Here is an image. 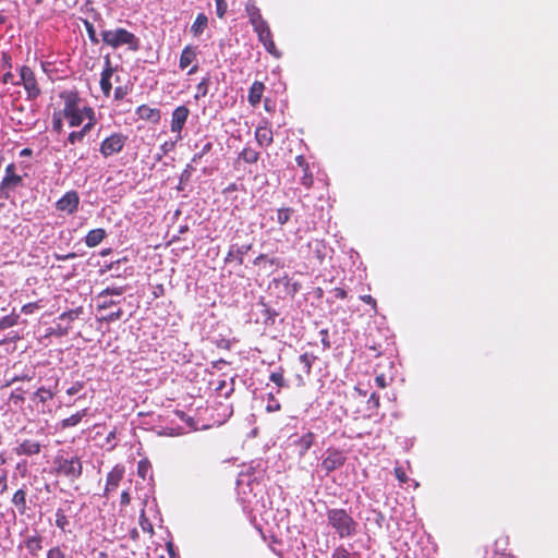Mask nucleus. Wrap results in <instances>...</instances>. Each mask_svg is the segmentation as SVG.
<instances>
[{
	"label": "nucleus",
	"mask_w": 558,
	"mask_h": 558,
	"mask_svg": "<svg viewBox=\"0 0 558 558\" xmlns=\"http://www.w3.org/2000/svg\"><path fill=\"white\" fill-rule=\"evenodd\" d=\"M326 515L328 525L339 538H351L356 535L359 524L345 509H328Z\"/></svg>",
	"instance_id": "f257e3e1"
},
{
	"label": "nucleus",
	"mask_w": 558,
	"mask_h": 558,
	"mask_svg": "<svg viewBox=\"0 0 558 558\" xmlns=\"http://www.w3.org/2000/svg\"><path fill=\"white\" fill-rule=\"evenodd\" d=\"M102 43L112 49L128 46L130 50L136 51L140 48L138 38L125 28H116L101 32Z\"/></svg>",
	"instance_id": "f03ea898"
},
{
	"label": "nucleus",
	"mask_w": 558,
	"mask_h": 558,
	"mask_svg": "<svg viewBox=\"0 0 558 558\" xmlns=\"http://www.w3.org/2000/svg\"><path fill=\"white\" fill-rule=\"evenodd\" d=\"M62 98L64 99L62 116L68 120L70 126H80L86 118L85 110L87 107H80V99L75 93L63 94Z\"/></svg>",
	"instance_id": "7ed1b4c3"
},
{
	"label": "nucleus",
	"mask_w": 558,
	"mask_h": 558,
	"mask_svg": "<svg viewBox=\"0 0 558 558\" xmlns=\"http://www.w3.org/2000/svg\"><path fill=\"white\" fill-rule=\"evenodd\" d=\"M57 475L64 476L69 481H76L83 472L82 461L78 457L57 456L54 459Z\"/></svg>",
	"instance_id": "20e7f679"
},
{
	"label": "nucleus",
	"mask_w": 558,
	"mask_h": 558,
	"mask_svg": "<svg viewBox=\"0 0 558 558\" xmlns=\"http://www.w3.org/2000/svg\"><path fill=\"white\" fill-rule=\"evenodd\" d=\"M128 142V136L116 132L110 136L106 137L99 147V153L104 158H109L116 154H119L123 150L125 144Z\"/></svg>",
	"instance_id": "39448f33"
},
{
	"label": "nucleus",
	"mask_w": 558,
	"mask_h": 558,
	"mask_svg": "<svg viewBox=\"0 0 558 558\" xmlns=\"http://www.w3.org/2000/svg\"><path fill=\"white\" fill-rule=\"evenodd\" d=\"M19 82L20 85H23L27 94V99L34 100L40 95V88L38 87L35 74L31 68L24 65L20 69Z\"/></svg>",
	"instance_id": "423d86ee"
},
{
	"label": "nucleus",
	"mask_w": 558,
	"mask_h": 558,
	"mask_svg": "<svg viewBox=\"0 0 558 558\" xmlns=\"http://www.w3.org/2000/svg\"><path fill=\"white\" fill-rule=\"evenodd\" d=\"M190 116V110L186 106L177 107L171 114V132L177 134V141L182 140V130Z\"/></svg>",
	"instance_id": "0eeeda50"
},
{
	"label": "nucleus",
	"mask_w": 558,
	"mask_h": 558,
	"mask_svg": "<svg viewBox=\"0 0 558 558\" xmlns=\"http://www.w3.org/2000/svg\"><path fill=\"white\" fill-rule=\"evenodd\" d=\"M78 205L80 195L76 191L72 190L66 192L60 199L57 201L56 209L66 213L68 215H73L77 211Z\"/></svg>",
	"instance_id": "6e6552de"
},
{
	"label": "nucleus",
	"mask_w": 558,
	"mask_h": 558,
	"mask_svg": "<svg viewBox=\"0 0 558 558\" xmlns=\"http://www.w3.org/2000/svg\"><path fill=\"white\" fill-rule=\"evenodd\" d=\"M15 165L10 163L5 168V175L0 183V198L8 197V190L22 184V177L14 173Z\"/></svg>",
	"instance_id": "1a4fd4ad"
},
{
	"label": "nucleus",
	"mask_w": 558,
	"mask_h": 558,
	"mask_svg": "<svg viewBox=\"0 0 558 558\" xmlns=\"http://www.w3.org/2000/svg\"><path fill=\"white\" fill-rule=\"evenodd\" d=\"M86 119H88V122L84 124V126L80 131H73L69 134L68 141L71 144H75L76 142H82L86 134L93 129L95 125L96 119H95V112L92 108H86L85 110Z\"/></svg>",
	"instance_id": "9d476101"
},
{
	"label": "nucleus",
	"mask_w": 558,
	"mask_h": 558,
	"mask_svg": "<svg viewBox=\"0 0 558 558\" xmlns=\"http://www.w3.org/2000/svg\"><path fill=\"white\" fill-rule=\"evenodd\" d=\"M345 461L344 456L342 452L333 450L331 452H328L327 457L322 462V469L326 472L328 475L330 472L339 469L341 465H343Z\"/></svg>",
	"instance_id": "9b49d317"
},
{
	"label": "nucleus",
	"mask_w": 558,
	"mask_h": 558,
	"mask_svg": "<svg viewBox=\"0 0 558 558\" xmlns=\"http://www.w3.org/2000/svg\"><path fill=\"white\" fill-rule=\"evenodd\" d=\"M307 254L310 258L323 263L328 254V247L323 240L313 239L307 243Z\"/></svg>",
	"instance_id": "f8f14e48"
},
{
	"label": "nucleus",
	"mask_w": 558,
	"mask_h": 558,
	"mask_svg": "<svg viewBox=\"0 0 558 558\" xmlns=\"http://www.w3.org/2000/svg\"><path fill=\"white\" fill-rule=\"evenodd\" d=\"M41 451V445L38 441L32 439H24L17 447L14 448V452L17 456L32 457L38 454Z\"/></svg>",
	"instance_id": "ddd939ff"
},
{
	"label": "nucleus",
	"mask_w": 558,
	"mask_h": 558,
	"mask_svg": "<svg viewBox=\"0 0 558 558\" xmlns=\"http://www.w3.org/2000/svg\"><path fill=\"white\" fill-rule=\"evenodd\" d=\"M124 474V469L120 465H116L107 475L106 487L104 495L107 496L108 493L119 486Z\"/></svg>",
	"instance_id": "4468645a"
},
{
	"label": "nucleus",
	"mask_w": 558,
	"mask_h": 558,
	"mask_svg": "<svg viewBox=\"0 0 558 558\" xmlns=\"http://www.w3.org/2000/svg\"><path fill=\"white\" fill-rule=\"evenodd\" d=\"M136 114L140 119L158 123L160 120V110L157 108H150L147 105H141L136 108Z\"/></svg>",
	"instance_id": "2eb2a0df"
},
{
	"label": "nucleus",
	"mask_w": 558,
	"mask_h": 558,
	"mask_svg": "<svg viewBox=\"0 0 558 558\" xmlns=\"http://www.w3.org/2000/svg\"><path fill=\"white\" fill-rule=\"evenodd\" d=\"M252 248L251 244L247 245H231L225 260L231 262L236 260L240 265L243 264V257Z\"/></svg>",
	"instance_id": "dca6fc26"
},
{
	"label": "nucleus",
	"mask_w": 558,
	"mask_h": 558,
	"mask_svg": "<svg viewBox=\"0 0 558 558\" xmlns=\"http://www.w3.org/2000/svg\"><path fill=\"white\" fill-rule=\"evenodd\" d=\"M196 56H197L196 47L191 46V45L185 46L180 56V62H179L180 69L181 70L187 69L193 63V61H195Z\"/></svg>",
	"instance_id": "f3484780"
},
{
	"label": "nucleus",
	"mask_w": 558,
	"mask_h": 558,
	"mask_svg": "<svg viewBox=\"0 0 558 558\" xmlns=\"http://www.w3.org/2000/svg\"><path fill=\"white\" fill-rule=\"evenodd\" d=\"M315 439V435L312 432H307L303 436H301L298 440L294 441L299 456L302 458L306 454L308 449L312 447Z\"/></svg>",
	"instance_id": "a211bd4d"
},
{
	"label": "nucleus",
	"mask_w": 558,
	"mask_h": 558,
	"mask_svg": "<svg viewBox=\"0 0 558 558\" xmlns=\"http://www.w3.org/2000/svg\"><path fill=\"white\" fill-rule=\"evenodd\" d=\"M113 74V69L110 66L109 60H107V68L101 72L100 88L105 96H109L112 89L110 78Z\"/></svg>",
	"instance_id": "6ab92c4d"
},
{
	"label": "nucleus",
	"mask_w": 558,
	"mask_h": 558,
	"mask_svg": "<svg viewBox=\"0 0 558 558\" xmlns=\"http://www.w3.org/2000/svg\"><path fill=\"white\" fill-rule=\"evenodd\" d=\"M265 85L262 82H254L248 90L247 100L252 106H256L260 102Z\"/></svg>",
	"instance_id": "aec40b11"
},
{
	"label": "nucleus",
	"mask_w": 558,
	"mask_h": 558,
	"mask_svg": "<svg viewBox=\"0 0 558 558\" xmlns=\"http://www.w3.org/2000/svg\"><path fill=\"white\" fill-rule=\"evenodd\" d=\"M106 238V231L101 228L90 230L85 236V244L88 247L99 245Z\"/></svg>",
	"instance_id": "412c9836"
},
{
	"label": "nucleus",
	"mask_w": 558,
	"mask_h": 558,
	"mask_svg": "<svg viewBox=\"0 0 558 558\" xmlns=\"http://www.w3.org/2000/svg\"><path fill=\"white\" fill-rule=\"evenodd\" d=\"M255 138L260 146H269L272 143V132L267 128H257Z\"/></svg>",
	"instance_id": "4be33fe9"
},
{
	"label": "nucleus",
	"mask_w": 558,
	"mask_h": 558,
	"mask_svg": "<svg viewBox=\"0 0 558 558\" xmlns=\"http://www.w3.org/2000/svg\"><path fill=\"white\" fill-rule=\"evenodd\" d=\"M12 504L17 508L21 514H24L27 509L26 490L23 488L17 489L12 497Z\"/></svg>",
	"instance_id": "5701e85b"
},
{
	"label": "nucleus",
	"mask_w": 558,
	"mask_h": 558,
	"mask_svg": "<svg viewBox=\"0 0 558 558\" xmlns=\"http://www.w3.org/2000/svg\"><path fill=\"white\" fill-rule=\"evenodd\" d=\"M508 537H499L494 544V558H509L507 554Z\"/></svg>",
	"instance_id": "b1692460"
},
{
	"label": "nucleus",
	"mask_w": 558,
	"mask_h": 558,
	"mask_svg": "<svg viewBox=\"0 0 558 558\" xmlns=\"http://www.w3.org/2000/svg\"><path fill=\"white\" fill-rule=\"evenodd\" d=\"M207 24H208V17L204 13H199L191 26V33L195 37H198L204 32Z\"/></svg>",
	"instance_id": "393cba45"
},
{
	"label": "nucleus",
	"mask_w": 558,
	"mask_h": 558,
	"mask_svg": "<svg viewBox=\"0 0 558 558\" xmlns=\"http://www.w3.org/2000/svg\"><path fill=\"white\" fill-rule=\"evenodd\" d=\"M87 414V409H84L80 412H76L75 414L71 415L70 417H66L61 421V427L62 428H69L76 426L84 416Z\"/></svg>",
	"instance_id": "a878e982"
},
{
	"label": "nucleus",
	"mask_w": 558,
	"mask_h": 558,
	"mask_svg": "<svg viewBox=\"0 0 558 558\" xmlns=\"http://www.w3.org/2000/svg\"><path fill=\"white\" fill-rule=\"evenodd\" d=\"M83 313V307H76L66 312H63L58 316L56 320L59 322H66V325L70 326V324L80 317V315Z\"/></svg>",
	"instance_id": "bb28decb"
},
{
	"label": "nucleus",
	"mask_w": 558,
	"mask_h": 558,
	"mask_svg": "<svg viewBox=\"0 0 558 558\" xmlns=\"http://www.w3.org/2000/svg\"><path fill=\"white\" fill-rule=\"evenodd\" d=\"M25 546L32 555H35L37 551H39L43 548L41 537L39 535L29 536L25 541Z\"/></svg>",
	"instance_id": "cd10ccee"
},
{
	"label": "nucleus",
	"mask_w": 558,
	"mask_h": 558,
	"mask_svg": "<svg viewBox=\"0 0 558 558\" xmlns=\"http://www.w3.org/2000/svg\"><path fill=\"white\" fill-rule=\"evenodd\" d=\"M239 157H240V159L244 160L247 163H255V162H257V160L259 158V153L251 147H245L240 153Z\"/></svg>",
	"instance_id": "c85d7f7f"
},
{
	"label": "nucleus",
	"mask_w": 558,
	"mask_h": 558,
	"mask_svg": "<svg viewBox=\"0 0 558 558\" xmlns=\"http://www.w3.org/2000/svg\"><path fill=\"white\" fill-rule=\"evenodd\" d=\"M194 170L195 169H194V167L191 163L186 165L185 169L180 174L179 185L177 186L178 191H183L184 190L185 184L190 181L191 175H192Z\"/></svg>",
	"instance_id": "c756f323"
},
{
	"label": "nucleus",
	"mask_w": 558,
	"mask_h": 558,
	"mask_svg": "<svg viewBox=\"0 0 558 558\" xmlns=\"http://www.w3.org/2000/svg\"><path fill=\"white\" fill-rule=\"evenodd\" d=\"M294 213V209L290 208V207H282V208H279L277 210V222L280 225V226H283L286 225L291 216L293 215Z\"/></svg>",
	"instance_id": "7c9ffc66"
},
{
	"label": "nucleus",
	"mask_w": 558,
	"mask_h": 558,
	"mask_svg": "<svg viewBox=\"0 0 558 558\" xmlns=\"http://www.w3.org/2000/svg\"><path fill=\"white\" fill-rule=\"evenodd\" d=\"M19 322V315L12 313L10 315L3 316L0 318V330L8 329L10 327H13Z\"/></svg>",
	"instance_id": "2f4dec72"
},
{
	"label": "nucleus",
	"mask_w": 558,
	"mask_h": 558,
	"mask_svg": "<svg viewBox=\"0 0 558 558\" xmlns=\"http://www.w3.org/2000/svg\"><path fill=\"white\" fill-rule=\"evenodd\" d=\"M316 360V356L310 353H303L300 355L299 361L303 365L304 372L308 375L312 369V365L314 361Z\"/></svg>",
	"instance_id": "473e14b6"
},
{
	"label": "nucleus",
	"mask_w": 558,
	"mask_h": 558,
	"mask_svg": "<svg viewBox=\"0 0 558 558\" xmlns=\"http://www.w3.org/2000/svg\"><path fill=\"white\" fill-rule=\"evenodd\" d=\"M179 141H177V137L173 140V141H167L165 142L161 146H160V153L156 155V160H161V158L163 156H166L167 154H169L170 151H172L174 148H175V144L178 143Z\"/></svg>",
	"instance_id": "72a5a7b5"
},
{
	"label": "nucleus",
	"mask_w": 558,
	"mask_h": 558,
	"mask_svg": "<svg viewBox=\"0 0 558 558\" xmlns=\"http://www.w3.org/2000/svg\"><path fill=\"white\" fill-rule=\"evenodd\" d=\"M71 326L69 325H62L61 322L57 320L56 326L50 329L49 335L56 336V337H64L69 333Z\"/></svg>",
	"instance_id": "f704fd0d"
},
{
	"label": "nucleus",
	"mask_w": 558,
	"mask_h": 558,
	"mask_svg": "<svg viewBox=\"0 0 558 558\" xmlns=\"http://www.w3.org/2000/svg\"><path fill=\"white\" fill-rule=\"evenodd\" d=\"M82 22H83V25H84V27H85V29L87 32L88 38L92 41V44L98 45L99 44V38H98L97 34H96V29H95L93 23L89 22L86 19H84Z\"/></svg>",
	"instance_id": "c9c22d12"
},
{
	"label": "nucleus",
	"mask_w": 558,
	"mask_h": 558,
	"mask_svg": "<svg viewBox=\"0 0 558 558\" xmlns=\"http://www.w3.org/2000/svg\"><path fill=\"white\" fill-rule=\"evenodd\" d=\"M246 13H247L251 24H254V23L263 20L259 9L254 4L246 5Z\"/></svg>",
	"instance_id": "e433bc0d"
},
{
	"label": "nucleus",
	"mask_w": 558,
	"mask_h": 558,
	"mask_svg": "<svg viewBox=\"0 0 558 558\" xmlns=\"http://www.w3.org/2000/svg\"><path fill=\"white\" fill-rule=\"evenodd\" d=\"M56 525L63 532L66 530V526L69 525V520L63 509L59 508L56 511Z\"/></svg>",
	"instance_id": "4c0bfd02"
},
{
	"label": "nucleus",
	"mask_w": 558,
	"mask_h": 558,
	"mask_svg": "<svg viewBox=\"0 0 558 558\" xmlns=\"http://www.w3.org/2000/svg\"><path fill=\"white\" fill-rule=\"evenodd\" d=\"M269 379L276 384L279 388L288 387V384L283 377V369L280 367L279 371L272 372Z\"/></svg>",
	"instance_id": "58836bf2"
},
{
	"label": "nucleus",
	"mask_w": 558,
	"mask_h": 558,
	"mask_svg": "<svg viewBox=\"0 0 558 558\" xmlns=\"http://www.w3.org/2000/svg\"><path fill=\"white\" fill-rule=\"evenodd\" d=\"M125 291L124 287H108L98 294V299H105L109 295H122Z\"/></svg>",
	"instance_id": "ea45409f"
},
{
	"label": "nucleus",
	"mask_w": 558,
	"mask_h": 558,
	"mask_svg": "<svg viewBox=\"0 0 558 558\" xmlns=\"http://www.w3.org/2000/svg\"><path fill=\"white\" fill-rule=\"evenodd\" d=\"M35 397L43 403L51 400L53 398V392L45 387H40L35 392Z\"/></svg>",
	"instance_id": "a19ab883"
},
{
	"label": "nucleus",
	"mask_w": 558,
	"mask_h": 558,
	"mask_svg": "<svg viewBox=\"0 0 558 558\" xmlns=\"http://www.w3.org/2000/svg\"><path fill=\"white\" fill-rule=\"evenodd\" d=\"M301 184L306 189H311L313 185V173L310 171V168L303 170V177L300 180Z\"/></svg>",
	"instance_id": "79ce46f5"
},
{
	"label": "nucleus",
	"mask_w": 558,
	"mask_h": 558,
	"mask_svg": "<svg viewBox=\"0 0 558 558\" xmlns=\"http://www.w3.org/2000/svg\"><path fill=\"white\" fill-rule=\"evenodd\" d=\"M266 410H267V412H276V411L280 410V403L277 399H275L272 393L268 395Z\"/></svg>",
	"instance_id": "37998d69"
},
{
	"label": "nucleus",
	"mask_w": 558,
	"mask_h": 558,
	"mask_svg": "<svg viewBox=\"0 0 558 558\" xmlns=\"http://www.w3.org/2000/svg\"><path fill=\"white\" fill-rule=\"evenodd\" d=\"M196 89H197V93L195 95L196 99H198L201 97H205L208 92V81L203 80L202 82H199L196 86Z\"/></svg>",
	"instance_id": "c03bdc74"
},
{
	"label": "nucleus",
	"mask_w": 558,
	"mask_h": 558,
	"mask_svg": "<svg viewBox=\"0 0 558 558\" xmlns=\"http://www.w3.org/2000/svg\"><path fill=\"white\" fill-rule=\"evenodd\" d=\"M211 148H213V144H211V143H209V142H208V143H206V144L203 146V148L201 149V151H199V153H196V154L193 156V158H192V162H195V163H196V162H198V161L202 159V157H203L204 155H206L207 153H209V151L211 150Z\"/></svg>",
	"instance_id": "a18cd8bd"
},
{
	"label": "nucleus",
	"mask_w": 558,
	"mask_h": 558,
	"mask_svg": "<svg viewBox=\"0 0 558 558\" xmlns=\"http://www.w3.org/2000/svg\"><path fill=\"white\" fill-rule=\"evenodd\" d=\"M252 25H253L254 31L257 33V35L260 33L264 34V33L270 31L267 22L264 19L252 24Z\"/></svg>",
	"instance_id": "49530a36"
},
{
	"label": "nucleus",
	"mask_w": 558,
	"mask_h": 558,
	"mask_svg": "<svg viewBox=\"0 0 558 558\" xmlns=\"http://www.w3.org/2000/svg\"><path fill=\"white\" fill-rule=\"evenodd\" d=\"M331 558H352V557L347 548H344L343 546H339L333 550Z\"/></svg>",
	"instance_id": "de8ad7c7"
},
{
	"label": "nucleus",
	"mask_w": 558,
	"mask_h": 558,
	"mask_svg": "<svg viewBox=\"0 0 558 558\" xmlns=\"http://www.w3.org/2000/svg\"><path fill=\"white\" fill-rule=\"evenodd\" d=\"M216 3V14L218 17H223L227 12V2L226 0H215Z\"/></svg>",
	"instance_id": "09e8293b"
},
{
	"label": "nucleus",
	"mask_w": 558,
	"mask_h": 558,
	"mask_svg": "<svg viewBox=\"0 0 558 558\" xmlns=\"http://www.w3.org/2000/svg\"><path fill=\"white\" fill-rule=\"evenodd\" d=\"M62 112L60 113H53L52 116V129L57 132L62 131Z\"/></svg>",
	"instance_id": "8fccbe9b"
},
{
	"label": "nucleus",
	"mask_w": 558,
	"mask_h": 558,
	"mask_svg": "<svg viewBox=\"0 0 558 558\" xmlns=\"http://www.w3.org/2000/svg\"><path fill=\"white\" fill-rule=\"evenodd\" d=\"M372 514H373V518H368L367 520H373L374 523L378 527H381L383 523L385 521V515L380 511H377V510H372Z\"/></svg>",
	"instance_id": "3c124183"
},
{
	"label": "nucleus",
	"mask_w": 558,
	"mask_h": 558,
	"mask_svg": "<svg viewBox=\"0 0 558 558\" xmlns=\"http://www.w3.org/2000/svg\"><path fill=\"white\" fill-rule=\"evenodd\" d=\"M39 308V304L37 302H31L22 306V313L29 315L33 314L36 310Z\"/></svg>",
	"instance_id": "603ef678"
},
{
	"label": "nucleus",
	"mask_w": 558,
	"mask_h": 558,
	"mask_svg": "<svg viewBox=\"0 0 558 558\" xmlns=\"http://www.w3.org/2000/svg\"><path fill=\"white\" fill-rule=\"evenodd\" d=\"M128 95V87L118 86L114 89L113 96L116 100H122Z\"/></svg>",
	"instance_id": "864d4df0"
},
{
	"label": "nucleus",
	"mask_w": 558,
	"mask_h": 558,
	"mask_svg": "<svg viewBox=\"0 0 558 558\" xmlns=\"http://www.w3.org/2000/svg\"><path fill=\"white\" fill-rule=\"evenodd\" d=\"M83 387H84L83 381H76L70 388H68L66 393L69 396H74V395L78 393L83 389Z\"/></svg>",
	"instance_id": "5fc2aeb1"
},
{
	"label": "nucleus",
	"mask_w": 558,
	"mask_h": 558,
	"mask_svg": "<svg viewBox=\"0 0 558 558\" xmlns=\"http://www.w3.org/2000/svg\"><path fill=\"white\" fill-rule=\"evenodd\" d=\"M264 47H265L266 51L269 52L270 54L275 56L276 58L280 57V52L277 50L274 40H268V43H266L264 45Z\"/></svg>",
	"instance_id": "6e6d98bb"
},
{
	"label": "nucleus",
	"mask_w": 558,
	"mask_h": 558,
	"mask_svg": "<svg viewBox=\"0 0 558 558\" xmlns=\"http://www.w3.org/2000/svg\"><path fill=\"white\" fill-rule=\"evenodd\" d=\"M47 558H65V555L59 547H53L48 550Z\"/></svg>",
	"instance_id": "4d7b16f0"
},
{
	"label": "nucleus",
	"mask_w": 558,
	"mask_h": 558,
	"mask_svg": "<svg viewBox=\"0 0 558 558\" xmlns=\"http://www.w3.org/2000/svg\"><path fill=\"white\" fill-rule=\"evenodd\" d=\"M263 259H267V260L269 262V264H270V265H275L276 267L281 266V262H280V259H279V258L274 257V258H269V259H268V258H267V256H266V255H264V254H262V255H259L258 257H256V259H255V262H254V263H255V264H258V263H259L260 260H263Z\"/></svg>",
	"instance_id": "13d9d810"
},
{
	"label": "nucleus",
	"mask_w": 558,
	"mask_h": 558,
	"mask_svg": "<svg viewBox=\"0 0 558 558\" xmlns=\"http://www.w3.org/2000/svg\"><path fill=\"white\" fill-rule=\"evenodd\" d=\"M122 315H123V311L121 308H119L118 311L108 314L104 319L106 322L111 323V322H116V320L120 319L122 317Z\"/></svg>",
	"instance_id": "bf43d9fd"
},
{
	"label": "nucleus",
	"mask_w": 558,
	"mask_h": 558,
	"mask_svg": "<svg viewBox=\"0 0 558 558\" xmlns=\"http://www.w3.org/2000/svg\"><path fill=\"white\" fill-rule=\"evenodd\" d=\"M368 408H378L379 407V396L375 392L371 395V397L367 400Z\"/></svg>",
	"instance_id": "052dcab7"
},
{
	"label": "nucleus",
	"mask_w": 558,
	"mask_h": 558,
	"mask_svg": "<svg viewBox=\"0 0 558 558\" xmlns=\"http://www.w3.org/2000/svg\"><path fill=\"white\" fill-rule=\"evenodd\" d=\"M101 300H102V302L98 305L100 310L109 308V307H111V306H113V305L119 303L116 300H112V299L108 300L107 298L101 299Z\"/></svg>",
	"instance_id": "680f3d73"
},
{
	"label": "nucleus",
	"mask_w": 558,
	"mask_h": 558,
	"mask_svg": "<svg viewBox=\"0 0 558 558\" xmlns=\"http://www.w3.org/2000/svg\"><path fill=\"white\" fill-rule=\"evenodd\" d=\"M2 82L4 84H13V85H20L19 81H14V75L11 72H7L2 75Z\"/></svg>",
	"instance_id": "e2e57ef3"
},
{
	"label": "nucleus",
	"mask_w": 558,
	"mask_h": 558,
	"mask_svg": "<svg viewBox=\"0 0 558 558\" xmlns=\"http://www.w3.org/2000/svg\"><path fill=\"white\" fill-rule=\"evenodd\" d=\"M141 526H142L143 531H145V532H149V533L153 532V525L150 522H148L147 519L144 518V512L141 515Z\"/></svg>",
	"instance_id": "0e129e2a"
},
{
	"label": "nucleus",
	"mask_w": 558,
	"mask_h": 558,
	"mask_svg": "<svg viewBox=\"0 0 558 558\" xmlns=\"http://www.w3.org/2000/svg\"><path fill=\"white\" fill-rule=\"evenodd\" d=\"M395 474H396V477L401 482V483H405L408 481V476L404 472L403 469L401 468H396L395 469Z\"/></svg>",
	"instance_id": "69168bd1"
},
{
	"label": "nucleus",
	"mask_w": 558,
	"mask_h": 558,
	"mask_svg": "<svg viewBox=\"0 0 558 558\" xmlns=\"http://www.w3.org/2000/svg\"><path fill=\"white\" fill-rule=\"evenodd\" d=\"M360 300L366 304L372 305L374 310L376 308V300L372 295H369V294L361 295Z\"/></svg>",
	"instance_id": "338daca9"
},
{
	"label": "nucleus",
	"mask_w": 558,
	"mask_h": 558,
	"mask_svg": "<svg viewBox=\"0 0 558 558\" xmlns=\"http://www.w3.org/2000/svg\"><path fill=\"white\" fill-rule=\"evenodd\" d=\"M257 36H258L259 41H260L263 45H265L266 43H268V40H272L271 31H268V32H266V33H264V34H262V33H260V34H258Z\"/></svg>",
	"instance_id": "774afa93"
}]
</instances>
